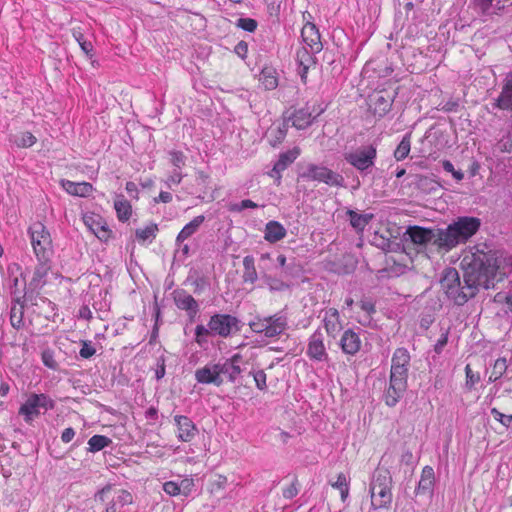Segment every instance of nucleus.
<instances>
[{
	"label": "nucleus",
	"mask_w": 512,
	"mask_h": 512,
	"mask_svg": "<svg viewBox=\"0 0 512 512\" xmlns=\"http://www.w3.org/2000/svg\"><path fill=\"white\" fill-rule=\"evenodd\" d=\"M173 295L177 308L185 310L190 318H194L199 311V305L195 298L185 290H176Z\"/></svg>",
	"instance_id": "obj_15"
},
{
	"label": "nucleus",
	"mask_w": 512,
	"mask_h": 512,
	"mask_svg": "<svg viewBox=\"0 0 512 512\" xmlns=\"http://www.w3.org/2000/svg\"><path fill=\"white\" fill-rule=\"evenodd\" d=\"M236 26L247 32H254L257 29L258 23L252 18H239Z\"/></svg>",
	"instance_id": "obj_46"
},
{
	"label": "nucleus",
	"mask_w": 512,
	"mask_h": 512,
	"mask_svg": "<svg viewBox=\"0 0 512 512\" xmlns=\"http://www.w3.org/2000/svg\"><path fill=\"white\" fill-rule=\"evenodd\" d=\"M411 241L414 244L425 245L432 241L434 237L433 230L420 226H411L407 229Z\"/></svg>",
	"instance_id": "obj_27"
},
{
	"label": "nucleus",
	"mask_w": 512,
	"mask_h": 512,
	"mask_svg": "<svg viewBox=\"0 0 512 512\" xmlns=\"http://www.w3.org/2000/svg\"><path fill=\"white\" fill-rule=\"evenodd\" d=\"M95 500L107 504L105 512H120L122 507L133 502V497L127 490L106 485L96 493Z\"/></svg>",
	"instance_id": "obj_7"
},
{
	"label": "nucleus",
	"mask_w": 512,
	"mask_h": 512,
	"mask_svg": "<svg viewBox=\"0 0 512 512\" xmlns=\"http://www.w3.org/2000/svg\"><path fill=\"white\" fill-rule=\"evenodd\" d=\"M301 150L299 147H294L279 155L277 162L274 164L272 171L270 172L271 177H276L278 181L281 179V173L292 164L297 157L300 155Z\"/></svg>",
	"instance_id": "obj_19"
},
{
	"label": "nucleus",
	"mask_w": 512,
	"mask_h": 512,
	"mask_svg": "<svg viewBox=\"0 0 512 512\" xmlns=\"http://www.w3.org/2000/svg\"><path fill=\"white\" fill-rule=\"evenodd\" d=\"M61 186L70 195L87 197L93 191L92 184L88 182H73L70 180H62Z\"/></svg>",
	"instance_id": "obj_24"
},
{
	"label": "nucleus",
	"mask_w": 512,
	"mask_h": 512,
	"mask_svg": "<svg viewBox=\"0 0 512 512\" xmlns=\"http://www.w3.org/2000/svg\"><path fill=\"white\" fill-rule=\"evenodd\" d=\"M75 436V431L73 428L69 427V428H66L64 429V431L62 432V435H61V440L64 442V443H69L70 441H72V439L74 438Z\"/></svg>",
	"instance_id": "obj_60"
},
{
	"label": "nucleus",
	"mask_w": 512,
	"mask_h": 512,
	"mask_svg": "<svg viewBox=\"0 0 512 512\" xmlns=\"http://www.w3.org/2000/svg\"><path fill=\"white\" fill-rule=\"evenodd\" d=\"M54 406V401L48 395L32 393L19 408V414L27 423H30L39 416L41 408L47 411L53 409Z\"/></svg>",
	"instance_id": "obj_8"
},
{
	"label": "nucleus",
	"mask_w": 512,
	"mask_h": 512,
	"mask_svg": "<svg viewBox=\"0 0 512 512\" xmlns=\"http://www.w3.org/2000/svg\"><path fill=\"white\" fill-rule=\"evenodd\" d=\"M410 354L406 348H397L391 359V369L409 371Z\"/></svg>",
	"instance_id": "obj_31"
},
{
	"label": "nucleus",
	"mask_w": 512,
	"mask_h": 512,
	"mask_svg": "<svg viewBox=\"0 0 512 512\" xmlns=\"http://www.w3.org/2000/svg\"><path fill=\"white\" fill-rule=\"evenodd\" d=\"M491 414L496 421L500 422L505 427H509L512 423V415L503 414L497 408H492Z\"/></svg>",
	"instance_id": "obj_49"
},
{
	"label": "nucleus",
	"mask_w": 512,
	"mask_h": 512,
	"mask_svg": "<svg viewBox=\"0 0 512 512\" xmlns=\"http://www.w3.org/2000/svg\"><path fill=\"white\" fill-rule=\"evenodd\" d=\"M10 323L17 330L21 329L24 325V301L20 299V295L17 296L11 307Z\"/></svg>",
	"instance_id": "obj_30"
},
{
	"label": "nucleus",
	"mask_w": 512,
	"mask_h": 512,
	"mask_svg": "<svg viewBox=\"0 0 512 512\" xmlns=\"http://www.w3.org/2000/svg\"><path fill=\"white\" fill-rule=\"evenodd\" d=\"M494 0H474L477 7L481 10L483 14L487 13L491 8L492 2Z\"/></svg>",
	"instance_id": "obj_58"
},
{
	"label": "nucleus",
	"mask_w": 512,
	"mask_h": 512,
	"mask_svg": "<svg viewBox=\"0 0 512 512\" xmlns=\"http://www.w3.org/2000/svg\"><path fill=\"white\" fill-rule=\"evenodd\" d=\"M330 485L334 489L339 490L341 500L345 502L349 496V482L347 480L346 475L344 473H339L337 475L336 481L331 482Z\"/></svg>",
	"instance_id": "obj_39"
},
{
	"label": "nucleus",
	"mask_w": 512,
	"mask_h": 512,
	"mask_svg": "<svg viewBox=\"0 0 512 512\" xmlns=\"http://www.w3.org/2000/svg\"><path fill=\"white\" fill-rule=\"evenodd\" d=\"M442 167L443 169L448 172V173H451L452 176L457 180V181H461L463 178H464V174L462 171L460 170H455L453 164L451 161L449 160H444L442 162Z\"/></svg>",
	"instance_id": "obj_53"
},
{
	"label": "nucleus",
	"mask_w": 512,
	"mask_h": 512,
	"mask_svg": "<svg viewBox=\"0 0 512 512\" xmlns=\"http://www.w3.org/2000/svg\"><path fill=\"white\" fill-rule=\"evenodd\" d=\"M43 364L50 369H57L58 363L54 358V353L51 350H45L41 355Z\"/></svg>",
	"instance_id": "obj_50"
},
{
	"label": "nucleus",
	"mask_w": 512,
	"mask_h": 512,
	"mask_svg": "<svg viewBox=\"0 0 512 512\" xmlns=\"http://www.w3.org/2000/svg\"><path fill=\"white\" fill-rule=\"evenodd\" d=\"M112 440L104 435H94L88 440V450L90 452H98L109 446Z\"/></svg>",
	"instance_id": "obj_40"
},
{
	"label": "nucleus",
	"mask_w": 512,
	"mask_h": 512,
	"mask_svg": "<svg viewBox=\"0 0 512 512\" xmlns=\"http://www.w3.org/2000/svg\"><path fill=\"white\" fill-rule=\"evenodd\" d=\"M256 207H257V204L255 202H253L250 199H245V200L241 201L240 206L238 207V210L240 211L243 209L256 208Z\"/></svg>",
	"instance_id": "obj_63"
},
{
	"label": "nucleus",
	"mask_w": 512,
	"mask_h": 512,
	"mask_svg": "<svg viewBox=\"0 0 512 512\" xmlns=\"http://www.w3.org/2000/svg\"><path fill=\"white\" fill-rule=\"evenodd\" d=\"M80 45V48L81 50L89 57V58H92L93 54H92V51H93V45L91 42L89 41H83L82 43L79 44Z\"/></svg>",
	"instance_id": "obj_61"
},
{
	"label": "nucleus",
	"mask_w": 512,
	"mask_h": 512,
	"mask_svg": "<svg viewBox=\"0 0 512 512\" xmlns=\"http://www.w3.org/2000/svg\"><path fill=\"white\" fill-rule=\"evenodd\" d=\"M496 106L502 110H512V71L506 76L505 84L496 100Z\"/></svg>",
	"instance_id": "obj_25"
},
{
	"label": "nucleus",
	"mask_w": 512,
	"mask_h": 512,
	"mask_svg": "<svg viewBox=\"0 0 512 512\" xmlns=\"http://www.w3.org/2000/svg\"><path fill=\"white\" fill-rule=\"evenodd\" d=\"M114 208L119 221L126 222L130 219L132 215V206L123 195L117 196L114 201Z\"/></svg>",
	"instance_id": "obj_35"
},
{
	"label": "nucleus",
	"mask_w": 512,
	"mask_h": 512,
	"mask_svg": "<svg viewBox=\"0 0 512 512\" xmlns=\"http://www.w3.org/2000/svg\"><path fill=\"white\" fill-rule=\"evenodd\" d=\"M241 360L242 356L240 354H234L224 363H217L220 376L222 377V375H226L228 376L229 380L234 381L235 378L241 373L239 366Z\"/></svg>",
	"instance_id": "obj_22"
},
{
	"label": "nucleus",
	"mask_w": 512,
	"mask_h": 512,
	"mask_svg": "<svg viewBox=\"0 0 512 512\" xmlns=\"http://www.w3.org/2000/svg\"><path fill=\"white\" fill-rule=\"evenodd\" d=\"M301 38L312 53H319L323 49L321 35L315 24H304L301 29Z\"/></svg>",
	"instance_id": "obj_14"
},
{
	"label": "nucleus",
	"mask_w": 512,
	"mask_h": 512,
	"mask_svg": "<svg viewBox=\"0 0 512 512\" xmlns=\"http://www.w3.org/2000/svg\"><path fill=\"white\" fill-rule=\"evenodd\" d=\"M508 368L507 360L505 357L496 359L489 380L495 382L500 379Z\"/></svg>",
	"instance_id": "obj_41"
},
{
	"label": "nucleus",
	"mask_w": 512,
	"mask_h": 512,
	"mask_svg": "<svg viewBox=\"0 0 512 512\" xmlns=\"http://www.w3.org/2000/svg\"><path fill=\"white\" fill-rule=\"evenodd\" d=\"M265 282L270 291H285L289 289V285L283 280L271 276L265 277Z\"/></svg>",
	"instance_id": "obj_43"
},
{
	"label": "nucleus",
	"mask_w": 512,
	"mask_h": 512,
	"mask_svg": "<svg viewBox=\"0 0 512 512\" xmlns=\"http://www.w3.org/2000/svg\"><path fill=\"white\" fill-rule=\"evenodd\" d=\"M340 346L343 353L347 355H355L361 349V339L355 331L347 329L341 336Z\"/></svg>",
	"instance_id": "obj_21"
},
{
	"label": "nucleus",
	"mask_w": 512,
	"mask_h": 512,
	"mask_svg": "<svg viewBox=\"0 0 512 512\" xmlns=\"http://www.w3.org/2000/svg\"><path fill=\"white\" fill-rule=\"evenodd\" d=\"M163 490L170 496H178L180 494L179 484L175 481H167L163 484Z\"/></svg>",
	"instance_id": "obj_55"
},
{
	"label": "nucleus",
	"mask_w": 512,
	"mask_h": 512,
	"mask_svg": "<svg viewBox=\"0 0 512 512\" xmlns=\"http://www.w3.org/2000/svg\"><path fill=\"white\" fill-rule=\"evenodd\" d=\"M205 217L203 215L196 216L194 219H192L188 224H186L182 230L178 233L176 237L177 243H182L189 237H191L194 233L197 232L199 227L204 222Z\"/></svg>",
	"instance_id": "obj_33"
},
{
	"label": "nucleus",
	"mask_w": 512,
	"mask_h": 512,
	"mask_svg": "<svg viewBox=\"0 0 512 512\" xmlns=\"http://www.w3.org/2000/svg\"><path fill=\"white\" fill-rule=\"evenodd\" d=\"M447 341H448L447 333L442 334L435 345V351L439 353L444 348V346L447 344Z\"/></svg>",
	"instance_id": "obj_62"
},
{
	"label": "nucleus",
	"mask_w": 512,
	"mask_h": 512,
	"mask_svg": "<svg viewBox=\"0 0 512 512\" xmlns=\"http://www.w3.org/2000/svg\"><path fill=\"white\" fill-rule=\"evenodd\" d=\"M306 355L310 360L317 362H324L329 359L324 336L320 330H316L310 335L307 342Z\"/></svg>",
	"instance_id": "obj_13"
},
{
	"label": "nucleus",
	"mask_w": 512,
	"mask_h": 512,
	"mask_svg": "<svg viewBox=\"0 0 512 512\" xmlns=\"http://www.w3.org/2000/svg\"><path fill=\"white\" fill-rule=\"evenodd\" d=\"M179 484L180 494L187 497L191 494L194 488V480L192 478H185Z\"/></svg>",
	"instance_id": "obj_52"
},
{
	"label": "nucleus",
	"mask_w": 512,
	"mask_h": 512,
	"mask_svg": "<svg viewBox=\"0 0 512 512\" xmlns=\"http://www.w3.org/2000/svg\"><path fill=\"white\" fill-rule=\"evenodd\" d=\"M299 492L298 481L294 479L286 488L282 490V495L285 499L294 498Z\"/></svg>",
	"instance_id": "obj_51"
},
{
	"label": "nucleus",
	"mask_w": 512,
	"mask_h": 512,
	"mask_svg": "<svg viewBox=\"0 0 512 512\" xmlns=\"http://www.w3.org/2000/svg\"><path fill=\"white\" fill-rule=\"evenodd\" d=\"M96 353L95 348L88 342L84 341L79 354L82 358L88 359Z\"/></svg>",
	"instance_id": "obj_56"
},
{
	"label": "nucleus",
	"mask_w": 512,
	"mask_h": 512,
	"mask_svg": "<svg viewBox=\"0 0 512 512\" xmlns=\"http://www.w3.org/2000/svg\"><path fill=\"white\" fill-rule=\"evenodd\" d=\"M158 232V226L155 223H151L144 228L136 230V239L140 244H144L146 241H152Z\"/></svg>",
	"instance_id": "obj_37"
},
{
	"label": "nucleus",
	"mask_w": 512,
	"mask_h": 512,
	"mask_svg": "<svg viewBox=\"0 0 512 512\" xmlns=\"http://www.w3.org/2000/svg\"><path fill=\"white\" fill-rule=\"evenodd\" d=\"M302 177L312 181L323 182L333 187H342L344 185V178L340 174L325 166L315 164H309L307 171L302 174Z\"/></svg>",
	"instance_id": "obj_10"
},
{
	"label": "nucleus",
	"mask_w": 512,
	"mask_h": 512,
	"mask_svg": "<svg viewBox=\"0 0 512 512\" xmlns=\"http://www.w3.org/2000/svg\"><path fill=\"white\" fill-rule=\"evenodd\" d=\"M435 474L431 466H425L422 469L420 481L416 488V494L430 493L434 487Z\"/></svg>",
	"instance_id": "obj_29"
},
{
	"label": "nucleus",
	"mask_w": 512,
	"mask_h": 512,
	"mask_svg": "<svg viewBox=\"0 0 512 512\" xmlns=\"http://www.w3.org/2000/svg\"><path fill=\"white\" fill-rule=\"evenodd\" d=\"M177 437L182 442H190L196 435L197 428L193 421L184 415H176Z\"/></svg>",
	"instance_id": "obj_16"
},
{
	"label": "nucleus",
	"mask_w": 512,
	"mask_h": 512,
	"mask_svg": "<svg viewBox=\"0 0 512 512\" xmlns=\"http://www.w3.org/2000/svg\"><path fill=\"white\" fill-rule=\"evenodd\" d=\"M480 226L481 221L477 217H459L445 230L438 231L434 244L440 248L452 249L476 234Z\"/></svg>",
	"instance_id": "obj_2"
},
{
	"label": "nucleus",
	"mask_w": 512,
	"mask_h": 512,
	"mask_svg": "<svg viewBox=\"0 0 512 512\" xmlns=\"http://www.w3.org/2000/svg\"><path fill=\"white\" fill-rule=\"evenodd\" d=\"M240 320L231 314L216 313L212 315L207 326L199 324L195 328V342L203 347L209 336L228 338L240 330Z\"/></svg>",
	"instance_id": "obj_3"
},
{
	"label": "nucleus",
	"mask_w": 512,
	"mask_h": 512,
	"mask_svg": "<svg viewBox=\"0 0 512 512\" xmlns=\"http://www.w3.org/2000/svg\"><path fill=\"white\" fill-rule=\"evenodd\" d=\"M393 479L387 468H377L370 483L371 506L373 509H389L392 504Z\"/></svg>",
	"instance_id": "obj_4"
},
{
	"label": "nucleus",
	"mask_w": 512,
	"mask_h": 512,
	"mask_svg": "<svg viewBox=\"0 0 512 512\" xmlns=\"http://www.w3.org/2000/svg\"><path fill=\"white\" fill-rule=\"evenodd\" d=\"M35 143L36 137L31 132L28 131L22 133L19 139L17 140V145L23 148L31 147Z\"/></svg>",
	"instance_id": "obj_48"
},
{
	"label": "nucleus",
	"mask_w": 512,
	"mask_h": 512,
	"mask_svg": "<svg viewBox=\"0 0 512 512\" xmlns=\"http://www.w3.org/2000/svg\"><path fill=\"white\" fill-rule=\"evenodd\" d=\"M394 96L386 90L372 92L368 97V112L374 117L383 118L392 108Z\"/></svg>",
	"instance_id": "obj_11"
},
{
	"label": "nucleus",
	"mask_w": 512,
	"mask_h": 512,
	"mask_svg": "<svg viewBox=\"0 0 512 512\" xmlns=\"http://www.w3.org/2000/svg\"><path fill=\"white\" fill-rule=\"evenodd\" d=\"M377 150L373 145L345 154V160L360 171L367 170L374 165Z\"/></svg>",
	"instance_id": "obj_12"
},
{
	"label": "nucleus",
	"mask_w": 512,
	"mask_h": 512,
	"mask_svg": "<svg viewBox=\"0 0 512 512\" xmlns=\"http://www.w3.org/2000/svg\"><path fill=\"white\" fill-rule=\"evenodd\" d=\"M359 306L361 310L366 314V318L364 321H359L362 324H365L367 322H370L371 316L376 312L375 304L372 301L368 300H361L359 302Z\"/></svg>",
	"instance_id": "obj_44"
},
{
	"label": "nucleus",
	"mask_w": 512,
	"mask_h": 512,
	"mask_svg": "<svg viewBox=\"0 0 512 512\" xmlns=\"http://www.w3.org/2000/svg\"><path fill=\"white\" fill-rule=\"evenodd\" d=\"M347 214L349 216L351 226L358 232L364 231L366 226L374 217L371 213L359 214L353 210H348Z\"/></svg>",
	"instance_id": "obj_34"
},
{
	"label": "nucleus",
	"mask_w": 512,
	"mask_h": 512,
	"mask_svg": "<svg viewBox=\"0 0 512 512\" xmlns=\"http://www.w3.org/2000/svg\"><path fill=\"white\" fill-rule=\"evenodd\" d=\"M314 120L311 112L306 108L295 110L289 117L291 125L298 130H303L309 127Z\"/></svg>",
	"instance_id": "obj_26"
},
{
	"label": "nucleus",
	"mask_w": 512,
	"mask_h": 512,
	"mask_svg": "<svg viewBox=\"0 0 512 512\" xmlns=\"http://www.w3.org/2000/svg\"><path fill=\"white\" fill-rule=\"evenodd\" d=\"M172 199H173V197H172V194L170 192L161 191L159 193V196L157 198H154V202L155 203H159V202L169 203V202L172 201Z\"/></svg>",
	"instance_id": "obj_59"
},
{
	"label": "nucleus",
	"mask_w": 512,
	"mask_h": 512,
	"mask_svg": "<svg viewBox=\"0 0 512 512\" xmlns=\"http://www.w3.org/2000/svg\"><path fill=\"white\" fill-rule=\"evenodd\" d=\"M253 378L256 383V386L260 390H264L266 388V380L267 376L263 370H257L253 373Z\"/></svg>",
	"instance_id": "obj_54"
},
{
	"label": "nucleus",
	"mask_w": 512,
	"mask_h": 512,
	"mask_svg": "<svg viewBox=\"0 0 512 512\" xmlns=\"http://www.w3.org/2000/svg\"><path fill=\"white\" fill-rule=\"evenodd\" d=\"M125 189L129 194H135V197L137 198L138 188L134 182L128 181L125 185Z\"/></svg>",
	"instance_id": "obj_64"
},
{
	"label": "nucleus",
	"mask_w": 512,
	"mask_h": 512,
	"mask_svg": "<svg viewBox=\"0 0 512 512\" xmlns=\"http://www.w3.org/2000/svg\"><path fill=\"white\" fill-rule=\"evenodd\" d=\"M465 374H466V386L469 390H471L480 381V374L478 372H474L472 370L470 364L466 365Z\"/></svg>",
	"instance_id": "obj_45"
},
{
	"label": "nucleus",
	"mask_w": 512,
	"mask_h": 512,
	"mask_svg": "<svg viewBox=\"0 0 512 512\" xmlns=\"http://www.w3.org/2000/svg\"><path fill=\"white\" fill-rule=\"evenodd\" d=\"M39 264L35 268L33 277L29 283L32 290H40L46 284V277L50 271V260H38Z\"/></svg>",
	"instance_id": "obj_23"
},
{
	"label": "nucleus",
	"mask_w": 512,
	"mask_h": 512,
	"mask_svg": "<svg viewBox=\"0 0 512 512\" xmlns=\"http://www.w3.org/2000/svg\"><path fill=\"white\" fill-rule=\"evenodd\" d=\"M170 162L176 168H181L185 165L186 157L182 151L172 150L169 152Z\"/></svg>",
	"instance_id": "obj_47"
},
{
	"label": "nucleus",
	"mask_w": 512,
	"mask_h": 512,
	"mask_svg": "<svg viewBox=\"0 0 512 512\" xmlns=\"http://www.w3.org/2000/svg\"><path fill=\"white\" fill-rule=\"evenodd\" d=\"M258 279L257 270L255 267V259L251 255L243 258V275L242 280L245 284H254Z\"/></svg>",
	"instance_id": "obj_32"
},
{
	"label": "nucleus",
	"mask_w": 512,
	"mask_h": 512,
	"mask_svg": "<svg viewBox=\"0 0 512 512\" xmlns=\"http://www.w3.org/2000/svg\"><path fill=\"white\" fill-rule=\"evenodd\" d=\"M86 223L98 239L106 241L110 238L111 230L108 229L105 224H102L100 220H93L91 224L87 221Z\"/></svg>",
	"instance_id": "obj_42"
},
{
	"label": "nucleus",
	"mask_w": 512,
	"mask_h": 512,
	"mask_svg": "<svg viewBox=\"0 0 512 512\" xmlns=\"http://www.w3.org/2000/svg\"><path fill=\"white\" fill-rule=\"evenodd\" d=\"M28 235L37 260H51L53 241L47 227L42 222H34L28 228Z\"/></svg>",
	"instance_id": "obj_5"
},
{
	"label": "nucleus",
	"mask_w": 512,
	"mask_h": 512,
	"mask_svg": "<svg viewBox=\"0 0 512 512\" xmlns=\"http://www.w3.org/2000/svg\"><path fill=\"white\" fill-rule=\"evenodd\" d=\"M408 371L390 370L389 387L385 393V403L393 407L395 406L407 389Z\"/></svg>",
	"instance_id": "obj_9"
},
{
	"label": "nucleus",
	"mask_w": 512,
	"mask_h": 512,
	"mask_svg": "<svg viewBox=\"0 0 512 512\" xmlns=\"http://www.w3.org/2000/svg\"><path fill=\"white\" fill-rule=\"evenodd\" d=\"M260 83L265 90H274L278 86V76L275 69L265 67L260 73Z\"/></svg>",
	"instance_id": "obj_36"
},
{
	"label": "nucleus",
	"mask_w": 512,
	"mask_h": 512,
	"mask_svg": "<svg viewBox=\"0 0 512 512\" xmlns=\"http://www.w3.org/2000/svg\"><path fill=\"white\" fill-rule=\"evenodd\" d=\"M249 328L256 334L274 338L282 334L287 327V318L280 314L270 316H255L249 323Z\"/></svg>",
	"instance_id": "obj_6"
},
{
	"label": "nucleus",
	"mask_w": 512,
	"mask_h": 512,
	"mask_svg": "<svg viewBox=\"0 0 512 512\" xmlns=\"http://www.w3.org/2000/svg\"><path fill=\"white\" fill-rule=\"evenodd\" d=\"M411 150V134L408 133L403 136L400 143L397 145L395 151H394V158L397 161H402L405 158L408 157Z\"/></svg>",
	"instance_id": "obj_38"
},
{
	"label": "nucleus",
	"mask_w": 512,
	"mask_h": 512,
	"mask_svg": "<svg viewBox=\"0 0 512 512\" xmlns=\"http://www.w3.org/2000/svg\"><path fill=\"white\" fill-rule=\"evenodd\" d=\"M285 227L278 221H269L265 226L264 239L269 243H276L285 238Z\"/></svg>",
	"instance_id": "obj_28"
},
{
	"label": "nucleus",
	"mask_w": 512,
	"mask_h": 512,
	"mask_svg": "<svg viewBox=\"0 0 512 512\" xmlns=\"http://www.w3.org/2000/svg\"><path fill=\"white\" fill-rule=\"evenodd\" d=\"M195 378L198 383L215 384L217 386L223 383L217 364H208L195 372Z\"/></svg>",
	"instance_id": "obj_18"
},
{
	"label": "nucleus",
	"mask_w": 512,
	"mask_h": 512,
	"mask_svg": "<svg viewBox=\"0 0 512 512\" xmlns=\"http://www.w3.org/2000/svg\"><path fill=\"white\" fill-rule=\"evenodd\" d=\"M316 53H312L311 49H307L306 47H301L297 50L296 53V61L300 67V77L303 83H306L307 74L310 68H314L316 65Z\"/></svg>",
	"instance_id": "obj_17"
},
{
	"label": "nucleus",
	"mask_w": 512,
	"mask_h": 512,
	"mask_svg": "<svg viewBox=\"0 0 512 512\" xmlns=\"http://www.w3.org/2000/svg\"><path fill=\"white\" fill-rule=\"evenodd\" d=\"M323 324L327 335L336 338L343 328L339 312L336 308H329L325 311Z\"/></svg>",
	"instance_id": "obj_20"
},
{
	"label": "nucleus",
	"mask_w": 512,
	"mask_h": 512,
	"mask_svg": "<svg viewBox=\"0 0 512 512\" xmlns=\"http://www.w3.org/2000/svg\"><path fill=\"white\" fill-rule=\"evenodd\" d=\"M463 263L466 265L463 285L455 268H448L440 282L447 297L457 305L475 296L479 286L489 288L498 269L494 255L480 250L465 256Z\"/></svg>",
	"instance_id": "obj_1"
},
{
	"label": "nucleus",
	"mask_w": 512,
	"mask_h": 512,
	"mask_svg": "<svg viewBox=\"0 0 512 512\" xmlns=\"http://www.w3.org/2000/svg\"><path fill=\"white\" fill-rule=\"evenodd\" d=\"M183 179V175L181 172H174L172 175H170L167 180L166 184L171 187L172 185H179Z\"/></svg>",
	"instance_id": "obj_57"
}]
</instances>
